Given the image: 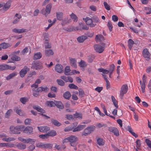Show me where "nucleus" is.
Returning <instances> with one entry per match:
<instances>
[{
    "instance_id": "1",
    "label": "nucleus",
    "mask_w": 151,
    "mask_h": 151,
    "mask_svg": "<svg viewBox=\"0 0 151 151\" xmlns=\"http://www.w3.org/2000/svg\"><path fill=\"white\" fill-rule=\"evenodd\" d=\"M115 65L114 64H112L110 65L109 70L104 69L103 68L98 69V70L100 72H102L104 74H107L109 73H112L114 70Z\"/></svg>"
},
{
    "instance_id": "2",
    "label": "nucleus",
    "mask_w": 151,
    "mask_h": 151,
    "mask_svg": "<svg viewBox=\"0 0 151 151\" xmlns=\"http://www.w3.org/2000/svg\"><path fill=\"white\" fill-rule=\"evenodd\" d=\"M95 127L93 125L90 126L86 128L83 132L82 135L87 136L93 132L95 129Z\"/></svg>"
},
{
    "instance_id": "3",
    "label": "nucleus",
    "mask_w": 151,
    "mask_h": 151,
    "mask_svg": "<svg viewBox=\"0 0 151 151\" xmlns=\"http://www.w3.org/2000/svg\"><path fill=\"white\" fill-rule=\"evenodd\" d=\"M37 147L43 148H52V145L51 144H44V143L39 142L36 144Z\"/></svg>"
},
{
    "instance_id": "4",
    "label": "nucleus",
    "mask_w": 151,
    "mask_h": 151,
    "mask_svg": "<svg viewBox=\"0 0 151 151\" xmlns=\"http://www.w3.org/2000/svg\"><path fill=\"white\" fill-rule=\"evenodd\" d=\"M69 142L71 146L75 147L77 145L76 142L78 140V138L75 136H71L69 137Z\"/></svg>"
},
{
    "instance_id": "5",
    "label": "nucleus",
    "mask_w": 151,
    "mask_h": 151,
    "mask_svg": "<svg viewBox=\"0 0 151 151\" xmlns=\"http://www.w3.org/2000/svg\"><path fill=\"white\" fill-rule=\"evenodd\" d=\"M128 89L127 86L126 84L123 85L121 87L120 92V95L122 99H123V96L127 92Z\"/></svg>"
},
{
    "instance_id": "6",
    "label": "nucleus",
    "mask_w": 151,
    "mask_h": 151,
    "mask_svg": "<svg viewBox=\"0 0 151 151\" xmlns=\"http://www.w3.org/2000/svg\"><path fill=\"white\" fill-rule=\"evenodd\" d=\"M52 5L51 4H47L45 9V12H44V9H43L41 11L42 13L46 17L47 16L48 14L50 13L52 8Z\"/></svg>"
},
{
    "instance_id": "7",
    "label": "nucleus",
    "mask_w": 151,
    "mask_h": 151,
    "mask_svg": "<svg viewBox=\"0 0 151 151\" xmlns=\"http://www.w3.org/2000/svg\"><path fill=\"white\" fill-rule=\"evenodd\" d=\"M83 19L86 22V24L89 25L91 27H93L96 25V24L93 23L92 19L89 17H87L85 18H83Z\"/></svg>"
},
{
    "instance_id": "8",
    "label": "nucleus",
    "mask_w": 151,
    "mask_h": 151,
    "mask_svg": "<svg viewBox=\"0 0 151 151\" xmlns=\"http://www.w3.org/2000/svg\"><path fill=\"white\" fill-rule=\"evenodd\" d=\"M48 88L46 86L40 87L37 89L33 88L32 89L33 91L36 92H40L42 91L47 92L48 91Z\"/></svg>"
},
{
    "instance_id": "9",
    "label": "nucleus",
    "mask_w": 151,
    "mask_h": 151,
    "mask_svg": "<svg viewBox=\"0 0 151 151\" xmlns=\"http://www.w3.org/2000/svg\"><path fill=\"white\" fill-rule=\"evenodd\" d=\"M23 127H22V128ZM21 129V127H19L18 128H15L13 126H11L10 128V131L12 134H19L20 133L19 131Z\"/></svg>"
},
{
    "instance_id": "10",
    "label": "nucleus",
    "mask_w": 151,
    "mask_h": 151,
    "mask_svg": "<svg viewBox=\"0 0 151 151\" xmlns=\"http://www.w3.org/2000/svg\"><path fill=\"white\" fill-rule=\"evenodd\" d=\"M108 130L109 132L114 133V134L116 136L119 135V133L118 129L116 128L113 127H109L108 128Z\"/></svg>"
},
{
    "instance_id": "11",
    "label": "nucleus",
    "mask_w": 151,
    "mask_h": 151,
    "mask_svg": "<svg viewBox=\"0 0 151 151\" xmlns=\"http://www.w3.org/2000/svg\"><path fill=\"white\" fill-rule=\"evenodd\" d=\"M94 48L96 52L99 53L102 52L104 49V47L98 44H95L94 45Z\"/></svg>"
},
{
    "instance_id": "12",
    "label": "nucleus",
    "mask_w": 151,
    "mask_h": 151,
    "mask_svg": "<svg viewBox=\"0 0 151 151\" xmlns=\"http://www.w3.org/2000/svg\"><path fill=\"white\" fill-rule=\"evenodd\" d=\"M32 67L36 70L40 69L42 68V66L41 63L38 62L33 61L32 63Z\"/></svg>"
},
{
    "instance_id": "13",
    "label": "nucleus",
    "mask_w": 151,
    "mask_h": 151,
    "mask_svg": "<svg viewBox=\"0 0 151 151\" xmlns=\"http://www.w3.org/2000/svg\"><path fill=\"white\" fill-rule=\"evenodd\" d=\"M29 70V69L26 66H25L19 72V74L21 77H24L26 74L27 71Z\"/></svg>"
},
{
    "instance_id": "14",
    "label": "nucleus",
    "mask_w": 151,
    "mask_h": 151,
    "mask_svg": "<svg viewBox=\"0 0 151 151\" xmlns=\"http://www.w3.org/2000/svg\"><path fill=\"white\" fill-rule=\"evenodd\" d=\"M142 55L145 58H146L147 60H149L150 59V54L147 49L143 50Z\"/></svg>"
},
{
    "instance_id": "15",
    "label": "nucleus",
    "mask_w": 151,
    "mask_h": 151,
    "mask_svg": "<svg viewBox=\"0 0 151 151\" xmlns=\"http://www.w3.org/2000/svg\"><path fill=\"white\" fill-rule=\"evenodd\" d=\"M95 39L96 42H103L105 40V39L102 35L98 34L96 36Z\"/></svg>"
},
{
    "instance_id": "16",
    "label": "nucleus",
    "mask_w": 151,
    "mask_h": 151,
    "mask_svg": "<svg viewBox=\"0 0 151 151\" xmlns=\"http://www.w3.org/2000/svg\"><path fill=\"white\" fill-rule=\"evenodd\" d=\"M37 128L39 131L43 132H46L50 129L49 127L46 126L37 127Z\"/></svg>"
},
{
    "instance_id": "17",
    "label": "nucleus",
    "mask_w": 151,
    "mask_h": 151,
    "mask_svg": "<svg viewBox=\"0 0 151 151\" xmlns=\"http://www.w3.org/2000/svg\"><path fill=\"white\" fill-rule=\"evenodd\" d=\"M63 67L62 65L59 64H57L55 66V71L59 73H61L63 70Z\"/></svg>"
},
{
    "instance_id": "18",
    "label": "nucleus",
    "mask_w": 151,
    "mask_h": 151,
    "mask_svg": "<svg viewBox=\"0 0 151 151\" xmlns=\"http://www.w3.org/2000/svg\"><path fill=\"white\" fill-rule=\"evenodd\" d=\"M12 31L13 32L18 33L26 32L28 31V30L27 29L24 28L21 29L14 28L13 29Z\"/></svg>"
},
{
    "instance_id": "19",
    "label": "nucleus",
    "mask_w": 151,
    "mask_h": 151,
    "mask_svg": "<svg viewBox=\"0 0 151 151\" xmlns=\"http://www.w3.org/2000/svg\"><path fill=\"white\" fill-rule=\"evenodd\" d=\"M12 45L11 44L5 42L2 43L0 44V46L3 49H6L11 47Z\"/></svg>"
},
{
    "instance_id": "20",
    "label": "nucleus",
    "mask_w": 151,
    "mask_h": 151,
    "mask_svg": "<svg viewBox=\"0 0 151 151\" xmlns=\"http://www.w3.org/2000/svg\"><path fill=\"white\" fill-rule=\"evenodd\" d=\"M86 125H80L76 127L73 130V132H75L79 131L82 130L85 128Z\"/></svg>"
},
{
    "instance_id": "21",
    "label": "nucleus",
    "mask_w": 151,
    "mask_h": 151,
    "mask_svg": "<svg viewBox=\"0 0 151 151\" xmlns=\"http://www.w3.org/2000/svg\"><path fill=\"white\" fill-rule=\"evenodd\" d=\"M16 147L20 150H24L26 147L25 144H23L21 143H19L16 145Z\"/></svg>"
},
{
    "instance_id": "22",
    "label": "nucleus",
    "mask_w": 151,
    "mask_h": 151,
    "mask_svg": "<svg viewBox=\"0 0 151 151\" xmlns=\"http://www.w3.org/2000/svg\"><path fill=\"white\" fill-rule=\"evenodd\" d=\"M63 14L62 12H56V17L58 20H62L63 18Z\"/></svg>"
},
{
    "instance_id": "23",
    "label": "nucleus",
    "mask_w": 151,
    "mask_h": 151,
    "mask_svg": "<svg viewBox=\"0 0 151 151\" xmlns=\"http://www.w3.org/2000/svg\"><path fill=\"white\" fill-rule=\"evenodd\" d=\"M55 105L60 109H63L64 108V106L61 101H55Z\"/></svg>"
},
{
    "instance_id": "24",
    "label": "nucleus",
    "mask_w": 151,
    "mask_h": 151,
    "mask_svg": "<svg viewBox=\"0 0 151 151\" xmlns=\"http://www.w3.org/2000/svg\"><path fill=\"white\" fill-rule=\"evenodd\" d=\"M70 62L71 65L73 68H76L77 67L76 61L73 58H71L70 60Z\"/></svg>"
},
{
    "instance_id": "25",
    "label": "nucleus",
    "mask_w": 151,
    "mask_h": 151,
    "mask_svg": "<svg viewBox=\"0 0 151 151\" xmlns=\"http://www.w3.org/2000/svg\"><path fill=\"white\" fill-rule=\"evenodd\" d=\"M11 1H8L3 7L4 10L6 11L9 9L11 5Z\"/></svg>"
},
{
    "instance_id": "26",
    "label": "nucleus",
    "mask_w": 151,
    "mask_h": 151,
    "mask_svg": "<svg viewBox=\"0 0 151 151\" xmlns=\"http://www.w3.org/2000/svg\"><path fill=\"white\" fill-rule=\"evenodd\" d=\"M33 128L31 127H27L23 131L24 133L27 134H30L32 132Z\"/></svg>"
},
{
    "instance_id": "27",
    "label": "nucleus",
    "mask_w": 151,
    "mask_h": 151,
    "mask_svg": "<svg viewBox=\"0 0 151 151\" xmlns=\"http://www.w3.org/2000/svg\"><path fill=\"white\" fill-rule=\"evenodd\" d=\"M33 108L34 109L37 110L38 112L42 113H45V111L43 109L41 108V107L38 105L34 106H33Z\"/></svg>"
},
{
    "instance_id": "28",
    "label": "nucleus",
    "mask_w": 151,
    "mask_h": 151,
    "mask_svg": "<svg viewBox=\"0 0 151 151\" xmlns=\"http://www.w3.org/2000/svg\"><path fill=\"white\" fill-rule=\"evenodd\" d=\"M87 39V37L86 36L82 35L78 37L77 40L80 43L83 42L86 40Z\"/></svg>"
},
{
    "instance_id": "29",
    "label": "nucleus",
    "mask_w": 151,
    "mask_h": 151,
    "mask_svg": "<svg viewBox=\"0 0 151 151\" xmlns=\"http://www.w3.org/2000/svg\"><path fill=\"white\" fill-rule=\"evenodd\" d=\"M62 20L61 24L63 26H65V24L69 23L71 22V20L70 19H68V18H65L63 19H62Z\"/></svg>"
},
{
    "instance_id": "30",
    "label": "nucleus",
    "mask_w": 151,
    "mask_h": 151,
    "mask_svg": "<svg viewBox=\"0 0 151 151\" xmlns=\"http://www.w3.org/2000/svg\"><path fill=\"white\" fill-rule=\"evenodd\" d=\"M80 28V30H81L82 29L87 30L89 29V27L86 25L84 24V23H79Z\"/></svg>"
},
{
    "instance_id": "31",
    "label": "nucleus",
    "mask_w": 151,
    "mask_h": 151,
    "mask_svg": "<svg viewBox=\"0 0 151 151\" xmlns=\"http://www.w3.org/2000/svg\"><path fill=\"white\" fill-rule=\"evenodd\" d=\"M35 141V140L34 139L28 138L26 139H24L23 142L24 143H30L31 144H32V143H34Z\"/></svg>"
},
{
    "instance_id": "32",
    "label": "nucleus",
    "mask_w": 151,
    "mask_h": 151,
    "mask_svg": "<svg viewBox=\"0 0 151 151\" xmlns=\"http://www.w3.org/2000/svg\"><path fill=\"white\" fill-rule=\"evenodd\" d=\"M134 44V41L131 39H129L128 41V46L129 49L131 50Z\"/></svg>"
},
{
    "instance_id": "33",
    "label": "nucleus",
    "mask_w": 151,
    "mask_h": 151,
    "mask_svg": "<svg viewBox=\"0 0 151 151\" xmlns=\"http://www.w3.org/2000/svg\"><path fill=\"white\" fill-rule=\"evenodd\" d=\"M15 139L14 138L12 137H6L2 139V140L6 142H10L14 141L15 140Z\"/></svg>"
},
{
    "instance_id": "34",
    "label": "nucleus",
    "mask_w": 151,
    "mask_h": 151,
    "mask_svg": "<svg viewBox=\"0 0 151 151\" xmlns=\"http://www.w3.org/2000/svg\"><path fill=\"white\" fill-rule=\"evenodd\" d=\"M42 57V55L40 52H38L34 54L33 59L34 60H37L40 58Z\"/></svg>"
},
{
    "instance_id": "35",
    "label": "nucleus",
    "mask_w": 151,
    "mask_h": 151,
    "mask_svg": "<svg viewBox=\"0 0 151 151\" xmlns=\"http://www.w3.org/2000/svg\"><path fill=\"white\" fill-rule=\"evenodd\" d=\"M10 68V66L6 64L0 65V71Z\"/></svg>"
},
{
    "instance_id": "36",
    "label": "nucleus",
    "mask_w": 151,
    "mask_h": 151,
    "mask_svg": "<svg viewBox=\"0 0 151 151\" xmlns=\"http://www.w3.org/2000/svg\"><path fill=\"white\" fill-rule=\"evenodd\" d=\"M51 121L52 124L55 126L58 127L61 125V123L59 122L57 120L52 119H51Z\"/></svg>"
},
{
    "instance_id": "37",
    "label": "nucleus",
    "mask_w": 151,
    "mask_h": 151,
    "mask_svg": "<svg viewBox=\"0 0 151 151\" xmlns=\"http://www.w3.org/2000/svg\"><path fill=\"white\" fill-rule=\"evenodd\" d=\"M71 95L69 91H67L63 94L64 98L67 99H69L70 98Z\"/></svg>"
},
{
    "instance_id": "38",
    "label": "nucleus",
    "mask_w": 151,
    "mask_h": 151,
    "mask_svg": "<svg viewBox=\"0 0 151 151\" xmlns=\"http://www.w3.org/2000/svg\"><path fill=\"white\" fill-rule=\"evenodd\" d=\"M71 19L73 20L74 22H77L78 20V18L77 16L73 13H72L70 15Z\"/></svg>"
},
{
    "instance_id": "39",
    "label": "nucleus",
    "mask_w": 151,
    "mask_h": 151,
    "mask_svg": "<svg viewBox=\"0 0 151 151\" xmlns=\"http://www.w3.org/2000/svg\"><path fill=\"white\" fill-rule=\"evenodd\" d=\"M57 134L56 132L54 130H51L48 132L47 134L48 137L49 136L51 137H54Z\"/></svg>"
},
{
    "instance_id": "40",
    "label": "nucleus",
    "mask_w": 151,
    "mask_h": 151,
    "mask_svg": "<svg viewBox=\"0 0 151 151\" xmlns=\"http://www.w3.org/2000/svg\"><path fill=\"white\" fill-rule=\"evenodd\" d=\"M70 71L69 66H66L65 68L64 74L66 75H70V74L69 73Z\"/></svg>"
},
{
    "instance_id": "41",
    "label": "nucleus",
    "mask_w": 151,
    "mask_h": 151,
    "mask_svg": "<svg viewBox=\"0 0 151 151\" xmlns=\"http://www.w3.org/2000/svg\"><path fill=\"white\" fill-rule=\"evenodd\" d=\"M97 142L100 146L103 145L104 144V142L103 139L100 138H99L97 139Z\"/></svg>"
},
{
    "instance_id": "42",
    "label": "nucleus",
    "mask_w": 151,
    "mask_h": 151,
    "mask_svg": "<svg viewBox=\"0 0 151 151\" xmlns=\"http://www.w3.org/2000/svg\"><path fill=\"white\" fill-rule=\"evenodd\" d=\"M54 53L52 50L50 49L45 50V54L47 56H50L53 55Z\"/></svg>"
},
{
    "instance_id": "43",
    "label": "nucleus",
    "mask_w": 151,
    "mask_h": 151,
    "mask_svg": "<svg viewBox=\"0 0 151 151\" xmlns=\"http://www.w3.org/2000/svg\"><path fill=\"white\" fill-rule=\"evenodd\" d=\"M44 44L45 48H50L51 47V45L48 41V40L46 39L45 41Z\"/></svg>"
},
{
    "instance_id": "44",
    "label": "nucleus",
    "mask_w": 151,
    "mask_h": 151,
    "mask_svg": "<svg viewBox=\"0 0 151 151\" xmlns=\"http://www.w3.org/2000/svg\"><path fill=\"white\" fill-rule=\"evenodd\" d=\"M47 105L50 107H52L55 105V102L52 101H47L46 102Z\"/></svg>"
},
{
    "instance_id": "45",
    "label": "nucleus",
    "mask_w": 151,
    "mask_h": 151,
    "mask_svg": "<svg viewBox=\"0 0 151 151\" xmlns=\"http://www.w3.org/2000/svg\"><path fill=\"white\" fill-rule=\"evenodd\" d=\"M111 98L112 101L114 106L116 107V108H118V105L117 104V101H116V100L115 98L113 96H111Z\"/></svg>"
},
{
    "instance_id": "46",
    "label": "nucleus",
    "mask_w": 151,
    "mask_h": 151,
    "mask_svg": "<svg viewBox=\"0 0 151 151\" xmlns=\"http://www.w3.org/2000/svg\"><path fill=\"white\" fill-rule=\"evenodd\" d=\"M79 65L80 67L83 68L87 66L86 63L83 60H81V62L79 63Z\"/></svg>"
},
{
    "instance_id": "47",
    "label": "nucleus",
    "mask_w": 151,
    "mask_h": 151,
    "mask_svg": "<svg viewBox=\"0 0 151 151\" xmlns=\"http://www.w3.org/2000/svg\"><path fill=\"white\" fill-rule=\"evenodd\" d=\"M17 75L16 73H13L11 74H10L6 77V79L7 80H9L10 79L12 78L13 77H14Z\"/></svg>"
},
{
    "instance_id": "48",
    "label": "nucleus",
    "mask_w": 151,
    "mask_h": 151,
    "mask_svg": "<svg viewBox=\"0 0 151 151\" xmlns=\"http://www.w3.org/2000/svg\"><path fill=\"white\" fill-rule=\"evenodd\" d=\"M11 59L13 60H15L17 61H19L20 60V58L17 56L14 55L12 56Z\"/></svg>"
},
{
    "instance_id": "49",
    "label": "nucleus",
    "mask_w": 151,
    "mask_h": 151,
    "mask_svg": "<svg viewBox=\"0 0 151 151\" xmlns=\"http://www.w3.org/2000/svg\"><path fill=\"white\" fill-rule=\"evenodd\" d=\"M63 29L66 31L68 32H72L74 31L73 30V26H72L69 27L67 28H63Z\"/></svg>"
},
{
    "instance_id": "50",
    "label": "nucleus",
    "mask_w": 151,
    "mask_h": 151,
    "mask_svg": "<svg viewBox=\"0 0 151 151\" xmlns=\"http://www.w3.org/2000/svg\"><path fill=\"white\" fill-rule=\"evenodd\" d=\"M68 87L70 89H74L76 90L78 89V87L73 83L69 84L68 85Z\"/></svg>"
},
{
    "instance_id": "51",
    "label": "nucleus",
    "mask_w": 151,
    "mask_h": 151,
    "mask_svg": "<svg viewBox=\"0 0 151 151\" xmlns=\"http://www.w3.org/2000/svg\"><path fill=\"white\" fill-rule=\"evenodd\" d=\"M56 81L58 84L60 86H64L65 85L64 82L61 79H57Z\"/></svg>"
},
{
    "instance_id": "52",
    "label": "nucleus",
    "mask_w": 151,
    "mask_h": 151,
    "mask_svg": "<svg viewBox=\"0 0 151 151\" xmlns=\"http://www.w3.org/2000/svg\"><path fill=\"white\" fill-rule=\"evenodd\" d=\"M96 126L99 128H100L101 127H104L105 128L107 127V125L106 124H104L103 123H98L96 124Z\"/></svg>"
},
{
    "instance_id": "53",
    "label": "nucleus",
    "mask_w": 151,
    "mask_h": 151,
    "mask_svg": "<svg viewBox=\"0 0 151 151\" xmlns=\"http://www.w3.org/2000/svg\"><path fill=\"white\" fill-rule=\"evenodd\" d=\"M139 83L141 85V88L142 92L144 93L145 92V84H144L143 83H142V81H140Z\"/></svg>"
},
{
    "instance_id": "54",
    "label": "nucleus",
    "mask_w": 151,
    "mask_h": 151,
    "mask_svg": "<svg viewBox=\"0 0 151 151\" xmlns=\"http://www.w3.org/2000/svg\"><path fill=\"white\" fill-rule=\"evenodd\" d=\"M107 25L109 28V31L111 32L112 31L113 28V26L111 22L109 21L107 23Z\"/></svg>"
},
{
    "instance_id": "55",
    "label": "nucleus",
    "mask_w": 151,
    "mask_h": 151,
    "mask_svg": "<svg viewBox=\"0 0 151 151\" xmlns=\"http://www.w3.org/2000/svg\"><path fill=\"white\" fill-rule=\"evenodd\" d=\"M79 95L81 97H83L84 95V93L83 91L81 88L78 89Z\"/></svg>"
},
{
    "instance_id": "56",
    "label": "nucleus",
    "mask_w": 151,
    "mask_h": 151,
    "mask_svg": "<svg viewBox=\"0 0 151 151\" xmlns=\"http://www.w3.org/2000/svg\"><path fill=\"white\" fill-rule=\"evenodd\" d=\"M29 51V49L27 47H26L22 51L21 55H24L26 53H27Z\"/></svg>"
},
{
    "instance_id": "57",
    "label": "nucleus",
    "mask_w": 151,
    "mask_h": 151,
    "mask_svg": "<svg viewBox=\"0 0 151 151\" xmlns=\"http://www.w3.org/2000/svg\"><path fill=\"white\" fill-rule=\"evenodd\" d=\"M12 111V109H9L8 110L5 114V117L6 118H8L10 115Z\"/></svg>"
},
{
    "instance_id": "58",
    "label": "nucleus",
    "mask_w": 151,
    "mask_h": 151,
    "mask_svg": "<svg viewBox=\"0 0 151 151\" xmlns=\"http://www.w3.org/2000/svg\"><path fill=\"white\" fill-rule=\"evenodd\" d=\"M20 101L23 104H24L27 101V99L25 97H22L20 99Z\"/></svg>"
},
{
    "instance_id": "59",
    "label": "nucleus",
    "mask_w": 151,
    "mask_h": 151,
    "mask_svg": "<svg viewBox=\"0 0 151 151\" xmlns=\"http://www.w3.org/2000/svg\"><path fill=\"white\" fill-rule=\"evenodd\" d=\"M145 142L148 147L151 148V141L149 139H146L145 140Z\"/></svg>"
},
{
    "instance_id": "60",
    "label": "nucleus",
    "mask_w": 151,
    "mask_h": 151,
    "mask_svg": "<svg viewBox=\"0 0 151 151\" xmlns=\"http://www.w3.org/2000/svg\"><path fill=\"white\" fill-rule=\"evenodd\" d=\"M16 113L19 115L21 116L23 115V112L20 109H17L16 110Z\"/></svg>"
},
{
    "instance_id": "61",
    "label": "nucleus",
    "mask_w": 151,
    "mask_h": 151,
    "mask_svg": "<svg viewBox=\"0 0 151 151\" xmlns=\"http://www.w3.org/2000/svg\"><path fill=\"white\" fill-rule=\"evenodd\" d=\"M104 5L105 8L106 9L108 10H109L110 9V6L106 2H104Z\"/></svg>"
},
{
    "instance_id": "62",
    "label": "nucleus",
    "mask_w": 151,
    "mask_h": 151,
    "mask_svg": "<svg viewBox=\"0 0 151 151\" xmlns=\"http://www.w3.org/2000/svg\"><path fill=\"white\" fill-rule=\"evenodd\" d=\"M15 146H16V145L15 144H13L11 143H7V147L12 148L15 147Z\"/></svg>"
},
{
    "instance_id": "63",
    "label": "nucleus",
    "mask_w": 151,
    "mask_h": 151,
    "mask_svg": "<svg viewBox=\"0 0 151 151\" xmlns=\"http://www.w3.org/2000/svg\"><path fill=\"white\" fill-rule=\"evenodd\" d=\"M74 117L75 118H79L80 119L82 118V115L81 114L76 113L74 115Z\"/></svg>"
},
{
    "instance_id": "64",
    "label": "nucleus",
    "mask_w": 151,
    "mask_h": 151,
    "mask_svg": "<svg viewBox=\"0 0 151 151\" xmlns=\"http://www.w3.org/2000/svg\"><path fill=\"white\" fill-rule=\"evenodd\" d=\"M136 147L137 149H139L141 146L140 140L139 139H137L136 142Z\"/></svg>"
}]
</instances>
